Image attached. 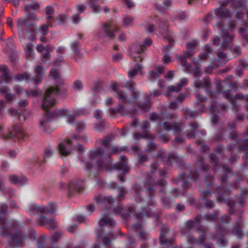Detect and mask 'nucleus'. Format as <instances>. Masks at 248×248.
I'll use <instances>...</instances> for the list:
<instances>
[{
  "label": "nucleus",
  "mask_w": 248,
  "mask_h": 248,
  "mask_svg": "<svg viewBox=\"0 0 248 248\" xmlns=\"http://www.w3.org/2000/svg\"><path fill=\"white\" fill-rule=\"evenodd\" d=\"M90 7L92 9L93 12L95 14L100 13L102 9V7L97 3H92L90 4Z\"/></svg>",
  "instance_id": "nucleus-59"
},
{
  "label": "nucleus",
  "mask_w": 248,
  "mask_h": 248,
  "mask_svg": "<svg viewBox=\"0 0 248 248\" xmlns=\"http://www.w3.org/2000/svg\"><path fill=\"white\" fill-rule=\"evenodd\" d=\"M108 110L111 115H114L116 112H118L123 115L130 114L131 116L133 115L135 112L137 111L136 109H127L126 107L124 106L123 104H119L116 109L110 108L108 109Z\"/></svg>",
  "instance_id": "nucleus-15"
},
{
  "label": "nucleus",
  "mask_w": 248,
  "mask_h": 248,
  "mask_svg": "<svg viewBox=\"0 0 248 248\" xmlns=\"http://www.w3.org/2000/svg\"><path fill=\"white\" fill-rule=\"evenodd\" d=\"M163 206L166 208H170L173 206L170 199L168 198L163 197L161 198Z\"/></svg>",
  "instance_id": "nucleus-56"
},
{
  "label": "nucleus",
  "mask_w": 248,
  "mask_h": 248,
  "mask_svg": "<svg viewBox=\"0 0 248 248\" xmlns=\"http://www.w3.org/2000/svg\"><path fill=\"white\" fill-rule=\"evenodd\" d=\"M248 197V190L243 189L240 194L235 196L233 199V213L237 207H242L246 202V199Z\"/></svg>",
  "instance_id": "nucleus-14"
},
{
  "label": "nucleus",
  "mask_w": 248,
  "mask_h": 248,
  "mask_svg": "<svg viewBox=\"0 0 248 248\" xmlns=\"http://www.w3.org/2000/svg\"><path fill=\"white\" fill-rule=\"evenodd\" d=\"M158 165L159 162L158 160H154L150 166V172L152 173H155L157 170Z\"/></svg>",
  "instance_id": "nucleus-61"
},
{
  "label": "nucleus",
  "mask_w": 248,
  "mask_h": 248,
  "mask_svg": "<svg viewBox=\"0 0 248 248\" xmlns=\"http://www.w3.org/2000/svg\"><path fill=\"white\" fill-rule=\"evenodd\" d=\"M136 83L133 80H129L126 83L125 86L131 93L132 98H130L126 93L117 88V84L115 83H112L111 85L112 89L115 92V96L118 98L120 104L123 103L124 106H126L127 109L128 105H130L132 101L137 100L140 95L139 91H136L135 89Z\"/></svg>",
  "instance_id": "nucleus-2"
},
{
  "label": "nucleus",
  "mask_w": 248,
  "mask_h": 248,
  "mask_svg": "<svg viewBox=\"0 0 248 248\" xmlns=\"http://www.w3.org/2000/svg\"><path fill=\"white\" fill-rule=\"evenodd\" d=\"M40 4L37 2H33L32 3L27 4L25 6V10L28 11L30 10H36L40 8Z\"/></svg>",
  "instance_id": "nucleus-54"
},
{
  "label": "nucleus",
  "mask_w": 248,
  "mask_h": 248,
  "mask_svg": "<svg viewBox=\"0 0 248 248\" xmlns=\"http://www.w3.org/2000/svg\"><path fill=\"white\" fill-rule=\"evenodd\" d=\"M156 186V183L155 182L153 176L149 172H147L146 174L145 181L144 182V186Z\"/></svg>",
  "instance_id": "nucleus-40"
},
{
  "label": "nucleus",
  "mask_w": 248,
  "mask_h": 248,
  "mask_svg": "<svg viewBox=\"0 0 248 248\" xmlns=\"http://www.w3.org/2000/svg\"><path fill=\"white\" fill-rule=\"evenodd\" d=\"M200 216H197L193 220H188L186 222V227L192 230L196 228L197 232L200 234V236L197 238H194L191 235H187V241L190 244L196 243L199 245H202L206 239V234L208 231V228L204 227L200 224L199 220Z\"/></svg>",
  "instance_id": "nucleus-4"
},
{
  "label": "nucleus",
  "mask_w": 248,
  "mask_h": 248,
  "mask_svg": "<svg viewBox=\"0 0 248 248\" xmlns=\"http://www.w3.org/2000/svg\"><path fill=\"white\" fill-rule=\"evenodd\" d=\"M9 180L13 184L23 186L28 183V179L25 176L18 177L16 174L9 176Z\"/></svg>",
  "instance_id": "nucleus-23"
},
{
  "label": "nucleus",
  "mask_w": 248,
  "mask_h": 248,
  "mask_svg": "<svg viewBox=\"0 0 248 248\" xmlns=\"http://www.w3.org/2000/svg\"><path fill=\"white\" fill-rule=\"evenodd\" d=\"M13 89V91H14V92L17 95H20L24 92H25L27 96H30L29 93L27 91H25L24 90V88L22 87H21L18 85H16L14 86Z\"/></svg>",
  "instance_id": "nucleus-49"
},
{
  "label": "nucleus",
  "mask_w": 248,
  "mask_h": 248,
  "mask_svg": "<svg viewBox=\"0 0 248 248\" xmlns=\"http://www.w3.org/2000/svg\"><path fill=\"white\" fill-rule=\"evenodd\" d=\"M80 138L79 135L72 136L71 139H68L60 143L58 145L59 150L61 155L67 156L71 153V146L74 140H78Z\"/></svg>",
  "instance_id": "nucleus-10"
},
{
  "label": "nucleus",
  "mask_w": 248,
  "mask_h": 248,
  "mask_svg": "<svg viewBox=\"0 0 248 248\" xmlns=\"http://www.w3.org/2000/svg\"><path fill=\"white\" fill-rule=\"evenodd\" d=\"M107 125V124L106 123H97L95 124L94 129L95 130L98 131L99 132H102L105 130Z\"/></svg>",
  "instance_id": "nucleus-63"
},
{
  "label": "nucleus",
  "mask_w": 248,
  "mask_h": 248,
  "mask_svg": "<svg viewBox=\"0 0 248 248\" xmlns=\"http://www.w3.org/2000/svg\"><path fill=\"white\" fill-rule=\"evenodd\" d=\"M43 70L44 68L41 65H38L34 69V72L37 76V78L35 79V81L37 84L41 81Z\"/></svg>",
  "instance_id": "nucleus-38"
},
{
  "label": "nucleus",
  "mask_w": 248,
  "mask_h": 248,
  "mask_svg": "<svg viewBox=\"0 0 248 248\" xmlns=\"http://www.w3.org/2000/svg\"><path fill=\"white\" fill-rule=\"evenodd\" d=\"M247 67V63L244 62H241L235 70L236 74L237 76H241L243 74V70Z\"/></svg>",
  "instance_id": "nucleus-53"
},
{
  "label": "nucleus",
  "mask_w": 248,
  "mask_h": 248,
  "mask_svg": "<svg viewBox=\"0 0 248 248\" xmlns=\"http://www.w3.org/2000/svg\"><path fill=\"white\" fill-rule=\"evenodd\" d=\"M168 232V230L167 229H165L164 232L163 231V229H161V231L160 232V235L159 237V241L161 245H166L167 246H171L172 244V241L170 240L167 239L165 237V235Z\"/></svg>",
  "instance_id": "nucleus-31"
},
{
  "label": "nucleus",
  "mask_w": 248,
  "mask_h": 248,
  "mask_svg": "<svg viewBox=\"0 0 248 248\" xmlns=\"http://www.w3.org/2000/svg\"><path fill=\"white\" fill-rule=\"evenodd\" d=\"M33 46V45L32 44L29 43L26 44V46L24 47L26 55L27 58H33L34 57Z\"/></svg>",
  "instance_id": "nucleus-42"
},
{
  "label": "nucleus",
  "mask_w": 248,
  "mask_h": 248,
  "mask_svg": "<svg viewBox=\"0 0 248 248\" xmlns=\"http://www.w3.org/2000/svg\"><path fill=\"white\" fill-rule=\"evenodd\" d=\"M99 222V226L102 229H103L105 226L114 227L116 224L115 221L112 218L108 217L106 215H103L101 217Z\"/></svg>",
  "instance_id": "nucleus-19"
},
{
  "label": "nucleus",
  "mask_w": 248,
  "mask_h": 248,
  "mask_svg": "<svg viewBox=\"0 0 248 248\" xmlns=\"http://www.w3.org/2000/svg\"><path fill=\"white\" fill-rule=\"evenodd\" d=\"M223 173L218 176V179L221 181L222 187H218L216 190L217 193L219 195L217 198L220 201L228 200V196L231 195V191L227 188V180L228 175L231 173L230 170L226 165L222 167Z\"/></svg>",
  "instance_id": "nucleus-5"
},
{
  "label": "nucleus",
  "mask_w": 248,
  "mask_h": 248,
  "mask_svg": "<svg viewBox=\"0 0 248 248\" xmlns=\"http://www.w3.org/2000/svg\"><path fill=\"white\" fill-rule=\"evenodd\" d=\"M30 210L34 211L37 214L54 213L56 211V205L54 203H50L46 206H39L32 205L30 207Z\"/></svg>",
  "instance_id": "nucleus-12"
},
{
  "label": "nucleus",
  "mask_w": 248,
  "mask_h": 248,
  "mask_svg": "<svg viewBox=\"0 0 248 248\" xmlns=\"http://www.w3.org/2000/svg\"><path fill=\"white\" fill-rule=\"evenodd\" d=\"M197 164L201 169H202L205 172H207L209 169L208 165L204 164L203 157L201 155L197 158Z\"/></svg>",
  "instance_id": "nucleus-46"
},
{
  "label": "nucleus",
  "mask_w": 248,
  "mask_h": 248,
  "mask_svg": "<svg viewBox=\"0 0 248 248\" xmlns=\"http://www.w3.org/2000/svg\"><path fill=\"white\" fill-rule=\"evenodd\" d=\"M141 127L143 129V137L146 139H152L155 138L154 136L150 135V124L148 121H145L142 123Z\"/></svg>",
  "instance_id": "nucleus-26"
},
{
  "label": "nucleus",
  "mask_w": 248,
  "mask_h": 248,
  "mask_svg": "<svg viewBox=\"0 0 248 248\" xmlns=\"http://www.w3.org/2000/svg\"><path fill=\"white\" fill-rule=\"evenodd\" d=\"M143 66L141 64L136 63L132 69H131L128 72V76L130 78V80H132L131 78L136 76L138 73H140Z\"/></svg>",
  "instance_id": "nucleus-30"
},
{
  "label": "nucleus",
  "mask_w": 248,
  "mask_h": 248,
  "mask_svg": "<svg viewBox=\"0 0 248 248\" xmlns=\"http://www.w3.org/2000/svg\"><path fill=\"white\" fill-rule=\"evenodd\" d=\"M218 215L219 213L218 212L214 214H206L204 216L203 218L205 219L212 221L217 218Z\"/></svg>",
  "instance_id": "nucleus-58"
},
{
  "label": "nucleus",
  "mask_w": 248,
  "mask_h": 248,
  "mask_svg": "<svg viewBox=\"0 0 248 248\" xmlns=\"http://www.w3.org/2000/svg\"><path fill=\"white\" fill-rule=\"evenodd\" d=\"M52 47L50 45L44 46L43 44H38L36 46V50L40 53H42L48 49H50Z\"/></svg>",
  "instance_id": "nucleus-57"
},
{
  "label": "nucleus",
  "mask_w": 248,
  "mask_h": 248,
  "mask_svg": "<svg viewBox=\"0 0 248 248\" xmlns=\"http://www.w3.org/2000/svg\"><path fill=\"white\" fill-rule=\"evenodd\" d=\"M158 125L160 126L159 132L160 135L159 139L160 141L163 143L168 142L170 140V138L167 134H161L162 132L172 130L174 134H177L182 129L181 123L176 122V121H174L172 123L165 122L163 124H159Z\"/></svg>",
  "instance_id": "nucleus-7"
},
{
  "label": "nucleus",
  "mask_w": 248,
  "mask_h": 248,
  "mask_svg": "<svg viewBox=\"0 0 248 248\" xmlns=\"http://www.w3.org/2000/svg\"><path fill=\"white\" fill-rule=\"evenodd\" d=\"M71 48L73 51V58L75 61L78 62L83 58V54L81 52L79 43L77 41H74L71 45Z\"/></svg>",
  "instance_id": "nucleus-17"
},
{
  "label": "nucleus",
  "mask_w": 248,
  "mask_h": 248,
  "mask_svg": "<svg viewBox=\"0 0 248 248\" xmlns=\"http://www.w3.org/2000/svg\"><path fill=\"white\" fill-rule=\"evenodd\" d=\"M115 136L114 135H108L107 136L102 140V145L105 148H107L108 145L113 141L114 139Z\"/></svg>",
  "instance_id": "nucleus-50"
},
{
  "label": "nucleus",
  "mask_w": 248,
  "mask_h": 248,
  "mask_svg": "<svg viewBox=\"0 0 248 248\" xmlns=\"http://www.w3.org/2000/svg\"><path fill=\"white\" fill-rule=\"evenodd\" d=\"M52 50L53 49L51 48L50 49L41 53L40 59L41 63H46L50 61L51 58L50 52H52Z\"/></svg>",
  "instance_id": "nucleus-34"
},
{
  "label": "nucleus",
  "mask_w": 248,
  "mask_h": 248,
  "mask_svg": "<svg viewBox=\"0 0 248 248\" xmlns=\"http://www.w3.org/2000/svg\"><path fill=\"white\" fill-rule=\"evenodd\" d=\"M164 72V67L162 66H157L155 70L151 71L148 74V78L150 81L156 79L160 74Z\"/></svg>",
  "instance_id": "nucleus-24"
},
{
  "label": "nucleus",
  "mask_w": 248,
  "mask_h": 248,
  "mask_svg": "<svg viewBox=\"0 0 248 248\" xmlns=\"http://www.w3.org/2000/svg\"><path fill=\"white\" fill-rule=\"evenodd\" d=\"M0 84L3 82L9 83L12 80L13 78L10 77L9 69L6 66L2 65L0 66Z\"/></svg>",
  "instance_id": "nucleus-18"
},
{
  "label": "nucleus",
  "mask_w": 248,
  "mask_h": 248,
  "mask_svg": "<svg viewBox=\"0 0 248 248\" xmlns=\"http://www.w3.org/2000/svg\"><path fill=\"white\" fill-rule=\"evenodd\" d=\"M152 44V39L149 37L146 38L143 42V44L142 45L135 46L137 47V49L136 50L137 54H140L143 51V47L150 46Z\"/></svg>",
  "instance_id": "nucleus-35"
},
{
  "label": "nucleus",
  "mask_w": 248,
  "mask_h": 248,
  "mask_svg": "<svg viewBox=\"0 0 248 248\" xmlns=\"http://www.w3.org/2000/svg\"><path fill=\"white\" fill-rule=\"evenodd\" d=\"M167 186V182L165 179H160L156 181V186H160V188L159 190V193H163L165 190Z\"/></svg>",
  "instance_id": "nucleus-51"
},
{
  "label": "nucleus",
  "mask_w": 248,
  "mask_h": 248,
  "mask_svg": "<svg viewBox=\"0 0 248 248\" xmlns=\"http://www.w3.org/2000/svg\"><path fill=\"white\" fill-rule=\"evenodd\" d=\"M242 227V222L239 221L237 227L233 228V234H234L238 238H241L243 236Z\"/></svg>",
  "instance_id": "nucleus-44"
},
{
  "label": "nucleus",
  "mask_w": 248,
  "mask_h": 248,
  "mask_svg": "<svg viewBox=\"0 0 248 248\" xmlns=\"http://www.w3.org/2000/svg\"><path fill=\"white\" fill-rule=\"evenodd\" d=\"M119 30L120 28L112 20H109L101 24V28L97 35L100 38H108L109 40H113L116 37L114 33Z\"/></svg>",
  "instance_id": "nucleus-6"
},
{
  "label": "nucleus",
  "mask_w": 248,
  "mask_h": 248,
  "mask_svg": "<svg viewBox=\"0 0 248 248\" xmlns=\"http://www.w3.org/2000/svg\"><path fill=\"white\" fill-rule=\"evenodd\" d=\"M13 78L16 81H21L24 79H28L29 78V75L27 73H24L23 74H19L13 77Z\"/></svg>",
  "instance_id": "nucleus-62"
},
{
  "label": "nucleus",
  "mask_w": 248,
  "mask_h": 248,
  "mask_svg": "<svg viewBox=\"0 0 248 248\" xmlns=\"http://www.w3.org/2000/svg\"><path fill=\"white\" fill-rule=\"evenodd\" d=\"M168 27V20L165 19L161 20V23L159 25V27L163 34L165 35L167 34Z\"/></svg>",
  "instance_id": "nucleus-45"
},
{
  "label": "nucleus",
  "mask_w": 248,
  "mask_h": 248,
  "mask_svg": "<svg viewBox=\"0 0 248 248\" xmlns=\"http://www.w3.org/2000/svg\"><path fill=\"white\" fill-rule=\"evenodd\" d=\"M199 127V124L196 122H194L190 124V129L186 131L187 136L189 138H195V130Z\"/></svg>",
  "instance_id": "nucleus-39"
},
{
  "label": "nucleus",
  "mask_w": 248,
  "mask_h": 248,
  "mask_svg": "<svg viewBox=\"0 0 248 248\" xmlns=\"http://www.w3.org/2000/svg\"><path fill=\"white\" fill-rule=\"evenodd\" d=\"M144 100L145 101L144 103L142 102L141 101L137 102V105L140 108L144 110L145 111H149V108L150 106L149 97L147 96H145Z\"/></svg>",
  "instance_id": "nucleus-36"
},
{
  "label": "nucleus",
  "mask_w": 248,
  "mask_h": 248,
  "mask_svg": "<svg viewBox=\"0 0 248 248\" xmlns=\"http://www.w3.org/2000/svg\"><path fill=\"white\" fill-rule=\"evenodd\" d=\"M229 85L230 87L232 86V82L229 79H226L223 81V85L220 82H217L216 85V92L218 93L221 92L223 88H225L227 85Z\"/></svg>",
  "instance_id": "nucleus-37"
},
{
  "label": "nucleus",
  "mask_w": 248,
  "mask_h": 248,
  "mask_svg": "<svg viewBox=\"0 0 248 248\" xmlns=\"http://www.w3.org/2000/svg\"><path fill=\"white\" fill-rule=\"evenodd\" d=\"M49 76L53 78V79L55 80H58V84H56L55 86L54 87H49L47 89H48L49 88H56L57 87H59L60 88V92L59 93L62 94L63 93L64 94L66 91L67 87H63L62 89H61V87L64 85V81L63 80L60 79V76L58 70L55 68H52L49 73Z\"/></svg>",
  "instance_id": "nucleus-13"
},
{
  "label": "nucleus",
  "mask_w": 248,
  "mask_h": 248,
  "mask_svg": "<svg viewBox=\"0 0 248 248\" xmlns=\"http://www.w3.org/2000/svg\"><path fill=\"white\" fill-rule=\"evenodd\" d=\"M216 16L219 18H230L232 17L231 11L227 9H224L221 7L216 8L215 10Z\"/></svg>",
  "instance_id": "nucleus-22"
},
{
  "label": "nucleus",
  "mask_w": 248,
  "mask_h": 248,
  "mask_svg": "<svg viewBox=\"0 0 248 248\" xmlns=\"http://www.w3.org/2000/svg\"><path fill=\"white\" fill-rule=\"evenodd\" d=\"M222 37L224 40L222 43V47L226 48L229 47V44L232 41V37L230 36L228 32L225 31H222Z\"/></svg>",
  "instance_id": "nucleus-28"
},
{
  "label": "nucleus",
  "mask_w": 248,
  "mask_h": 248,
  "mask_svg": "<svg viewBox=\"0 0 248 248\" xmlns=\"http://www.w3.org/2000/svg\"><path fill=\"white\" fill-rule=\"evenodd\" d=\"M46 225L49 230H54L57 228V223L53 218H48Z\"/></svg>",
  "instance_id": "nucleus-52"
},
{
  "label": "nucleus",
  "mask_w": 248,
  "mask_h": 248,
  "mask_svg": "<svg viewBox=\"0 0 248 248\" xmlns=\"http://www.w3.org/2000/svg\"><path fill=\"white\" fill-rule=\"evenodd\" d=\"M184 117L186 119L195 118L197 115L198 113L196 111H192L189 108H186L183 112Z\"/></svg>",
  "instance_id": "nucleus-47"
},
{
  "label": "nucleus",
  "mask_w": 248,
  "mask_h": 248,
  "mask_svg": "<svg viewBox=\"0 0 248 248\" xmlns=\"http://www.w3.org/2000/svg\"><path fill=\"white\" fill-rule=\"evenodd\" d=\"M60 188L66 187L68 189V195L72 196L74 191L80 192L83 190V187L78 182H71L68 185L61 183L60 184Z\"/></svg>",
  "instance_id": "nucleus-16"
},
{
  "label": "nucleus",
  "mask_w": 248,
  "mask_h": 248,
  "mask_svg": "<svg viewBox=\"0 0 248 248\" xmlns=\"http://www.w3.org/2000/svg\"><path fill=\"white\" fill-rule=\"evenodd\" d=\"M54 13V10L52 7L48 6L46 8L45 14L47 16V23L50 27H52L53 24L52 22L51 18Z\"/></svg>",
  "instance_id": "nucleus-32"
},
{
  "label": "nucleus",
  "mask_w": 248,
  "mask_h": 248,
  "mask_svg": "<svg viewBox=\"0 0 248 248\" xmlns=\"http://www.w3.org/2000/svg\"><path fill=\"white\" fill-rule=\"evenodd\" d=\"M73 88L74 90L81 91L83 88V84L79 80H76L73 84Z\"/></svg>",
  "instance_id": "nucleus-64"
},
{
  "label": "nucleus",
  "mask_w": 248,
  "mask_h": 248,
  "mask_svg": "<svg viewBox=\"0 0 248 248\" xmlns=\"http://www.w3.org/2000/svg\"><path fill=\"white\" fill-rule=\"evenodd\" d=\"M137 49V47H136L135 46H132L130 47V51L131 55H132L133 58V60L135 62H142L143 60V58H142L140 56H135L136 54L139 55L140 54H137L136 52V50Z\"/></svg>",
  "instance_id": "nucleus-48"
},
{
  "label": "nucleus",
  "mask_w": 248,
  "mask_h": 248,
  "mask_svg": "<svg viewBox=\"0 0 248 248\" xmlns=\"http://www.w3.org/2000/svg\"><path fill=\"white\" fill-rule=\"evenodd\" d=\"M116 238V236L112 232H109L104 235H98L97 241L101 240L104 246L108 247L111 245L112 240L115 239Z\"/></svg>",
  "instance_id": "nucleus-21"
},
{
  "label": "nucleus",
  "mask_w": 248,
  "mask_h": 248,
  "mask_svg": "<svg viewBox=\"0 0 248 248\" xmlns=\"http://www.w3.org/2000/svg\"><path fill=\"white\" fill-rule=\"evenodd\" d=\"M110 185L111 187L112 188H117L118 189L119 192L118 199L119 200H121L125 197V195L127 193V192L124 186L117 187V184L114 182L111 183Z\"/></svg>",
  "instance_id": "nucleus-29"
},
{
  "label": "nucleus",
  "mask_w": 248,
  "mask_h": 248,
  "mask_svg": "<svg viewBox=\"0 0 248 248\" xmlns=\"http://www.w3.org/2000/svg\"><path fill=\"white\" fill-rule=\"evenodd\" d=\"M94 201L98 204H105V205H111L114 202V200L111 197H104L101 194H97L93 198Z\"/></svg>",
  "instance_id": "nucleus-20"
},
{
  "label": "nucleus",
  "mask_w": 248,
  "mask_h": 248,
  "mask_svg": "<svg viewBox=\"0 0 248 248\" xmlns=\"http://www.w3.org/2000/svg\"><path fill=\"white\" fill-rule=\"evenodd\" d=\"M121 159V161L114 164H112V159L109 156L106 157L104 160L99 159L96 161V169L100 171L105 170L109 172L113 170H121L123 173L125 174L130 171V168L127 164V158L125 156H122Z\"/></svg>",
  "instance_id": "nucleus-3"
},
{
  "label": "nucleus",
  "mask_w": 248,
  "mask_h": 248,
  "mask_svg": "<svg viewBox=\"0 0 248 248\" xmlns=\"http://www.w3.org/2000/svg\"><path fill=\"white\" fill-rule=\"evenodd\" d=\"M29 137L18 125L13 126V130H9L6 134L1 135V138L4 140L13 139L14 140H25Z\"/></svg>",
  "instance_id": "nucleus-9"
},
{
  "label": "nucleus",
  "mask_w": 248,
  "mask_h": 248,
  "mask_svg": "<svg viewBox=\"0 0 248 248\" xmlns=\"http://www.w3.org/2000/svg\"><path fill=\"white\" fill-rule=\"evenodd\" d=\"M154 186H149L146 190V193L149 196L150 199V202H149V205H154L155 204V202L153 199L155 192V189Z\"/></svg>",
  "instance_id": "nucleus-33"
},
{
  "label": "nucleus",
  "mask_w": 248,
  "mask_h": 248,
  "mask_svg": "<svg viewBox=\"0 0 248 248\" xmlns=\"http://www.w3.org/2000/svg\"><path fill=\"white\" fill-rule=\"evenodd\" d=\"M30 18L34 19L37 18L34 14H31V16H28L26 18L22 17L18 19L17 27L19 35H21V34H26L30 32H34V29L33 28V24L29 23Z\"/></svg>",
  "instance_id": "nucleus-8"
},
{
  "label": "nucleus",
  "mask_w": 248,
  "mask_h": 248,
  "mask_svg": "<svg viewBox=\"0 0 248 248\" xmlns=\"http://www.w3.org/2000/svg\"><path fill=\"white\" fill-rule=\"evenodd\" d=\"M187 80L186 78H182L180 80V82L175 86H170L168 87V90L170 93L172 92H178L180 91L183 86L186 84Z\"/></svg>",
  "instance_id": "nucleus-25"
},
{
  "label": "nucleus",
  "mask_w": 248,
  "mask_h": 248,
  "mask_svg": "<svg viewBox=\"0 0 248 248\" xmlns=\"http://www.w3.org/2000/svg\"><path fill=\"white\" fill-rule=\"evenodd\" d=\"M48 219L44 215H39L36 219V222L39 226H45L46 225Z\"/></svg>",
  "instance_id": "nucleus-55"
},
{
  "label": "nucleus",
  "mask_w": 248,
  "mask_h": 248,
  "mask_svg": "<svg viewBox=\"0 0 248 248\" xmlns=\"http://www.w3.org/2000/svg\"><path fill=\"white\" fill-rule=\"evenodd\" d=\"M9 91L10 89L7 86L0 88V93L5 94V97L8 101H11L16 99L15 94L9 93Z\"/></svg>",
  "instance_id": "nucleus-27"
},
{
  "label": "nucleus",
  "mask_w": 248,
  "mask_h": 248,
  "mask_svg": "<svg viewBox=\"0 0 248 248\" xmlns=\"http://www.w3.org/2000/svg\"><path fill=\"white\" fill-rule=\"evenodd\" d=\"M53 151L50 148L45 149L44 155L43 162H46V159L52 156Z\"/></svg>",
  "instance_id": "nucleus-60"
},
{
  "label": "nucleus",
  "mask_w": 248,
  "mask_h": 248,
  "mask_svg": "<svg viewBox=\"0 0 248 248\" xmlns=\"http://www.w3.org/2000/svg\"><path fill=\"white\" fill-rule=\"evenodd\" d=\"M105 151L101 147H99L95 150L91 151L90 154L91 161L85 162V170L87 171H91L93 167V160H95L97 157H101L104 156Z\"/></svg>",
  "instance_id": "nucleus-11"
},
{
  "label": "nucleus",
  "mask_w": 248,
  "mask_h": 248,
  "mask_svg": "<svg viewBox=\"0 0 248 248\" xmlns=\"http://www.w3.org/2000/svg\"><path fill=\"white\" fill-rule=\"evenodd\" d=\"M168 161L171 164H172L173 162L179 163L181 162V159L176 153L172 152L168 155Z\"/></svg>",
  "instance_id": "nucleus-41"
},
{
  "label": "nucleus",
  "mask_w": 248,
  "mask_h": 248,
  "mask_svg": "<svg viewBox=\"0 0 248 248\" xmlns=\"http://www.w3.org/2000/svg\"><path fill=\"white\" fill-rule=\"evenodd\" d=\"M60 92L59 87L49 88L46 89L42 102V107L45 111L42 119L40 121V128L41 130L46 131L45 124L54 117V114L48 110V108L55 104L56 98Z\"/></svg>",
  "instance_id": "nucleus-1"
},
{
  "label": "nucleus",
  "mask_w": 248,
  "mask_h": 248,
  "mask_svg": "<svg viewBox=\"0 0 248 248\" xmlns=\"http://www.w3.org/2000/svg\"><path fill=\"white\" fill-rule=\"evenodd\" d=\"M210 85V82L206 78L202 80H198L195 82V86L196 88H208Z\"/></svg>",
  "instance_id": "nucleus-43"
}]
</instances>
